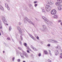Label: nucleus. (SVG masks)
Instances as JSON below:
<instances>
[{
  "label": "nucleus",
  "mask_w": 62,
  "mask_h": 62,
  "mask_svg": "<svg viewBox=\"0 0 62 62\" xmlns=\"http://www.w3.org/2000/svg\"><path fill=\"white\" fill-rule=\"evenodd\" d=\"M24 45L26 47L27 46V44L26 43H24Z\"/></svg>",
  "instance_id": "36"
},
{
  "label": "nucleus",
  "mask_w": 62,
  "mask_h": 62,
  "mask_svg": "<svg viewBox=\"0 0 62 62\" xmlns=\"http://www.w3.org/2000/svg\"><path fill=\"white\" fill-rule=\"evenodd\" d=\"M51 9V7L50 5H47L46 6V9L47 11H50Z\"/></svg>",
  "instance_id": "2"
},
{
  "label": "nucleus",
  "mask_w": 62,
  "mask_h": 62,
  "mask_svg": "<svg viewBox=\"0 0 62 62\" xmlns=\"http://www.w3.org/2000/svg\"><path fill=\"white\" fill-rule=\"evenodd\" d=\"M61 52H62V50H61Z\"/></svg>",
  "instance_id": "60"
},
{
  "label": "nucleus",
  "mask_w": 62,
  "mask_h": 62,
  "mask_svg": "<svg viewBox=\"0 0 62 62\" xmlns=\"http://www.w3.org/2000/svg\"><path fill=\"white\" fill-rule=\"evenodd\" d=\"M0 9L1 10H4V8L1 6H0Z\"/></svg>",
  "instance_id": "18"
},
{
  "label": "nucleus",
  "mask_w": 62,
  "mask_h": 62,
  "mask_svg": "<svg viewBox=\"0 0 62 62\" xmlns=\"http://www.w3.org/2000/svg\"><path fill=\"white\" fill-rule=\"evenodd\" d=\"M58 2H60V3L62 2V0H57Z\"/></svg>",
  "instance_id": "22"
},
{
  "label": "nucleus",
  "mask_w": 62,
  "mask_h": 62,
  "mask_svg": "<svg viewBox=\"0 0 62 62\" xmlns=\"http://www.w3.org/2000/svg\"><path fill=\"white\" fill-rule=\"evenodd\" d=\"M42 12H45V10L44 9H43L42 10Z\"/></svg>",
  "instance_id": "37"
},
{
  "label": "nucleus",
  "mask_w": 62,
  "mask_h": 62,
  "mask_svg": "<svg viewBox=\"0 0 62 62\" xmlns=\"http://www.w3.org/2000/svg\"><path fill=\"white\" fill-rule=\"evenodd\" d=\"M58 8L59 10H60L61 9H62L61 8H60L59 6L58 7Z\"/></svg>",
  "instance_id": "30"
},
{
  "label": "nucleus",
  "mask_w": 62,
  "mask_h": 62,
  "mask_svg": "<svg viewBox=\"0 0 62 62\" xmlns=\"http://www.w3.org/2000/svg\"><path fill=\"white\" fill-rule=\"evenodd\" d=\"M12 40H13V41H14V39H12Z\"/></svg>",
  "instance_id": "58"
},
{
  "label": "nucleus",
  "mask_w": 62,
  "mask_h": 62,
  "mask_svg": "<svg viewBox=\"0 0 62 62\" xmlns=\"http://www.w3.org/2000/svg\"><path fill=\"white\" fill-rule=\"evenodd\" d=\"M28 49L29 50V51H31V49H30V48H28Z\"/></svg>",
  "instance_id": "45"
},
{
  "label": "nucleus",
  "mask_w": 62,
  "mask_h": 62,
  "mask_svg": "<svg viewBox=\"0 0 62 62\" xmlns=\"http://www.w3.org/2000/svg\"><path fill=\"white\" fill-rule=\"evenodd\" d=\"M48 61L49 62H52V61H51L50 60V59H49L48 60Z\"/></svg>",
  "instance_id": "43"
},
{
  "label": "nucleus",
  "mask_w": 62,
  "mask_h": 62,
  "mask_svg": "<svg viewBox=\"0 0 62 62\" xmlns=\"http://www.w3.org/2000/svg\"><path fill=\"white\" fill-rule=\"evenodd\" d=\"M5 24H6L7 25H8V24L6 23H4Z\"/></svg>",
  "instance_id": "54"
},
{
  "label": "nucleus",
  "mask_w": 62,
  "mask_h": 62,
  "mask_svg": "<svg viewBox=\"0 0 62 62\" xmlns=\"http://www.w3.org/2000/svg\"><path fill=\"white\" fill-rule=\"evenodd\" d=\"M30 21V20H29V19L27 18H25L24 19V23H26L27 22H28L29 23V22Z\"/></svg>",
  "instance_id": "3"
},
{
  "label": "nucleus",
  "mask_w": 62,
  "mask_h": 62,
  "mask_svg": "<svg viewBox=\"0 0 62 62\" xmlns=\"http://www.w3.org/2000/svg\"><path fill=\"white\" fill-rule=\"evenodd\" d=\"M37 3V1H34V4H36V3Z\"/></svg>",
  "instance_id": "50"
},
{
  "label": "nucleus",
  "mask_w": 62,
  "mask_h": 62,
  "mask_svg": "<svg viewBox=\"0 0 62 62\" xmlns=\"http://www.w3.org/2000/svg\"><path fill=\"white\" fill-rule=\"evenodd\" d=\"M31 57L33 58H34V57L33 56V54H31Z\"/></svg>",
  "instance_id": "31"
},
{
  "label": "nucleus",
  "mask_w": 62,
  "mask_h": 62,
  "mask_svg": "<svg viewBox=\"0 0 62 62\" xmlns=\"http://www.w3.org/2000/svg\"><path fill=\"white\" fill-rule=\"evenodd\" d=\"M37 6H38V4H34V6L35 7H36Z\"/></svg>",
  "instance_id": "35"
},
{
  "label": "nucleus",
  "mask_w": 62,
  "mask_h": 62,
  "mask_svg": "<svg viewBox=\"0 0 62 62\" xmlns=\"http://www.w3.org/2000/svg\"><path fill=\"white\" fill-rule=\"evenodd\" d=\"M44 52L45 53V54H48V52L46 50H45L44 51Z\"/></svg>",
  "instance_id": "17"
},
{
  "label": "nucleus",
  "mask_w": 62,
  "mask_h": 62,
  "mask_svg": "<svg viewBox=\"0 0 62 62\" xmlns=\"http://www.w3.org/2000/svg\"><path fill=\"white\" fill-rule=\"evenodd\" d=\"M55 40H52L51 41L52 43H54Z\"/></svg>",
  "instance_id": "28"
},
{
  "label": "nucleus",
  "mask_w": 62,
  "mask_h": 62,
  "mask_svg": "<svg viewBox=\"0 0 62 62\" xmlns=\"http://www.w3.org/2000/svg\"><path fill=\"white\" fill-rule=\"evenodd\" d=\"M53 18H56V19H57V18H58V16H57V15H55L53 16Z\"/></svg>",
  "instance_id": "12"
},
{
  "label": "nucleus",
  "mask_w": 62,
  "mask_h": 62,
  "mask_svg": "<svg viewBox=\"0 0 62 62\" xmlns=\"http://www.w3.org/2000/svg\"><path fill=\"white\" fill-rule=\"evenodd\" d=\"M17 61L18 62H21V59H17Z\"/></svg>",
  "instance_id": "32"
},
{
  "label": "nucleus",
  "mask_w": 62,
  "mask_h": 62,
  "mask_svg": "<svg viewBox=\"0 0 62 62\" xmlns=\"http://www.w3.org/2000/svg\"><path fill=\"white\" fill-rule=\"evenodd\" d=\"M47 46H48V47H50V46H51V45L50 44H48L47 45Z\"/></svg>",
  "instance_id": "41"
},
{
  "label": "nucleus",
  "mask_w": 62,
  "mask_h": 62,
  "mask_svg": "<svg viewBox=\"0 0 62 62\" xmlns=\"http://www.w3.org/2000/svg\"><path fill=\"white\" fill-rule=\"evenodd\" d=\"M55 48L56 49H61V46H57L55 47Z\"/></svg>",
  "instance_id": "14"
},
{
  "label": "nucleus",
  "mask_w": 62,
  "mask_h": 62,
  "mask_svg": "<svg viewBox=\"0 0 62 62\" xmlns=\"http://www.w3.org/2000/svg\"><path fill=\"white\" fill-rule=\"evenodd\" d=\"M17 28L18 30L19 31L20 34H21V35H23V33H22V31H21V28H20L19 27H17Z\"/></svg>",
  "instance_id": "5"
},
{
  "label": "nucleus",
  "mask_w": 62,
  "mask_h": 62,
  "mask_svg": "<svg viewBox=\"0 0 62 62\" xmlns=\"http://www.w3.org/2000/svg\"><path fill=\"white\" fill-rule=\"evenodd\" d=\"M5 6L6 7V8H7L8 10H9L10 9V8H9V7H8V4H5Z\"/></svg>",
  "instance_id": "7"
},
{
  "label": "nucleus",
  "mask_w": 62,
  "mask_h": 62,
  "mask_svg": "<svg viewBox=\"0 0 62 62\" xmlns=\"http://www.w3.org/2000/svg\"><path fill=\"white\" fill-rule=\"evenodd\" d=\"M1 25V21H0V28L1 29H2V25Z\"/></svg>",
  "instance_id": "26"
},
{
  "label": "nucleus",
  "mask_w": 62,
  "mask_h": 62,
  "mask_svg": "<svg viewBox=\"0 0 62 62\" xmlns=\"http://www.w3.org/2000/svg\"><path fill=\"white\" fill-rule=\"evenodd\" d=\"M36 20H37V18H36Z\"/></svg>",
  "instance_id": "63"
},
{
  "label": "nucleus",
  "mask_w": 62,
  "mask_h": 62,
  "mask_svg": "<svg viewBox=\"0 0 62 62\" xmlns=\"http://www.w3.org/2000/svg\"><path fill=\"white\" fill-rule=\"evenodd\" d=\"M41 30L43 31H47L45 29H41Z\"/></svg>",
  "instance_id": "21"
},
{
  "label": "nucleus",
  "mask_w": 62,
  "mask_h": 62,
  "mask_svg": "<svg viewBox=\"0 0 62 62\" xmlns=\"http://www.w3.org/2000/svg\"><path fill=\"white\" fill-rule=\"evenodd\" d=\"M18 49H19V50H21V51H23V49H22V48H21L20 47H18Z\"/></svg>",
  "instance_id": "27"
},
{
  "label": "nucleus",
  "mask_w": 62,
  "mask_h": 62,
  "mask_svg": "<svg viewBox=\"0 0 62 62\" xmlns=\"http://www.w3.org/2000/svg\"><path fill=\"white\" fill-rule=\"evenodd\" d=\"M61 54L62 55L60 57L61 58H62V54L61 53Z\"/></svg>",
  "instance_id": "39"
},
{
  "label": "nucleus",
  "mask_w": 62,
  "mask_h": 62,
  "mask_svg": "<svg viewBox=\"0 0 62 62\" xmlns=\"http://www.w3.org/2000/svg\"><path fill=\"white\" fill-rule=\"evenodd\" d=\"M27 52L28 53H30V52L29 51V50H27Z\"/></svg>",
  "instance_id": "40"
},
{
  "label": "nucleus",
  "mask_w": 62,
  "mask_h": 62,
  "mask_svg": "<svg viewBox=\"0 0 62 62\" xmlns=\"http://www.w3.org/2000/svg\"><path fill=\"white\" fill-rule=\"evenodd\" d=\"M23 62H26L25 61H23Z\"/></svg>",
  "instance_id": "62"
},
{
  "label": "nucleus",
  "mask_w": 62,
  "mask_h": 62,
  "mask_svg": "<svg viewBox=\"0 0 62 62\" xmlns=\"http://www.w3.org/2000/svg\"><path fill=\"white\" fill-rule=\"evenodd\" d=\"M49 54H50V55H52V54L51 53V51H50V50H49Z\"/></svg>",
  "instance_id": "42"
},
{
  "label": "nucleus",
  "mask_w": 62,
  "mask_h": 62,
  "mask_svg": "<svg viewBox=\"0 0 62 62\" xmlns=\"http://www.w3.org/2000/svg\"><path fill=\"white\" fill-rule=\"evenodd\" d=\"M20 39L21 40H23V37L22 36H20Z\"/></svg>",
  "instance_id": "33"
},
{
  "label": "nucleus",
  "mask_w": 62,
  "mask_h": 62,
  "mask_svg": "<svg viewBox=\"0 0 62 62\" xmlns=\"http://www.w3.org/2000/svg\"><path fill=\"white\" fill-rule=\"evenodd\" d=\"M5 44L6 46L7 47H8V45H7V44Z\"/></svg>",
  "instance_id": "52"
},
{
  "label": "nucleus",
  "mask_w": 62,
  "mask_h": 62,
  "mask_svg": "<svg viewBox=\"0 0 62 62\" xmlns=\"http://www.w3.org/2000/svg\"><path fill=\"white\" fill-rule=\"evenodd\" d=\"M42 26L44 29H46V30H47H47H48V29H47V27H46V26L43 25H42Z\"/></svg>",
  "instance_id": "11"
},
{
  "label": "nucleus",
  "mask_w": 62,
  "mask_h": 62,
  "mask_svg": "<svg viewBox=\"0 0 62 62\" xmlns=\"http://www.w3.org/2000/svg\"><path fill=\"white\" fill-rule=\"evenodd\" d=\"M29 36H30V37L31 38H32L34 40H36V39H35V38L34 37H33V36H32V35H31L30 34H29Z\"/></svg>",
  "instance_id": "8"
},
{
  "label": "nucleus",
  "mask_w": 62,
  "mask_h": 62,
  "mask_svg": "<svg viewBox=\"0 0 62 62\" xmlns=\"http://www.w3.org/2000/svg\"><path fill=\"white\" fill-rule=\"evenodd\" d=\"M24 54L26 57H28V55H27V54L25 52H24Z\"/></svg>",
  "instance_id": "15"
},
{
  "label": "nucleus",
  "mask_w": 62,
  "mask_h": 62,
  "mask_svg": "<svg viewBox=\"0 0 62 62\" xmlns=\"http://www.w3.org/2000/svg\"><path fill=\"white\" fill-rule=\"evenodd\" d=\"M42 18L44 20V21L47 24H48L49 25H50V22L45 17L43 16Z\"/></svg>",
  "instance_id": "1"
},
{
  "label": "nucleus",
  "mask_w": 62,
  "mask_h": 62,
  "mask_svg": "<svg viewBox=\"0 0 62 62\" xmlns=\"http://www.w3.org/2000/svg\"><path fill=\"white\" fill-rule=\"evenodd\" d=\"M31 48L32 49H33L34 48V47L32 45H31Z\"/></svg>",
  "instance_id": "34"
},
{
  "label": "nucleus",
  "mask_w": 62,
  "mask_h": 62,
  "mask_svg": "<svg viewBox=\"0 0 62 62\" xmlns=\"http://www.w3.org/2000/svg\"><path fill=\"white\" fill-rule=\"evenodd\" d=\"M20 54L22 58H24V57L23 56V54H22L21 53Z\"/></svg>",
  "instance_id": "13"
},
{
  "label": "nucleus",
  "mask_w": 62,
  "mask_h": 62,
  "mask_svg": "<svg viewBox=\"0 0 62 62\" xmlns=\"http://www.w3.org/2000/svg\"><path fill=\"white\" fill-rule=\"evenodd\" d=\"M38 56H41V53H39L38 54Z\"/></svg>",
  "instance_id": "38"
},
{
  "label": "nucleus",
  "mask_w": 62,
  "mask_h": 62,
  "mask_svg": "<svg viewBox=\"0 0 62 62\" xmlns=\"http://www.w3.org/2000/svg\"><path fill=\"white\" fill-rule=\"evenodd\" d=\"M29 6L30 8H32L33 6H32V5L31 4H29Z\"/></svg>",
  "instance_id": "19"
},
{
  "label": "nucleus",
  "mask_w": 62,
  "mask_h": 62,
  "mask_svg": "<svg viewBox=\"0 0 62 62\" xmlns=\"http://www.w3.org/2000/svg\"><path fill=\"white\" fill-rule=\"evenodd\" d=\"M2 21L3 22H4V23H6V22H7V21L6 20V18H5V17H2Z\"/></svg>",
  "instance_id": "6"
},
{
  "label": "nucleus",
  "mask_w": 62,
  "mask_h": 62,
  "mask_svg": "<svg viewBox=\"0 0 62 62\" xmlns=\"http://www.w3.org/2000/svg\"><path fill=\"white\" fill-rule=\"evenodd\" d=\"M48 4H54V3L52 1H51V0H49L48 1Z\"/></svg>",
  "instance_id": "9"
},
{
  "label": "nucleus",
  "mask_w": 62,
  "mask_h": 62,
  "mask_svg": "<svg viewBox=\"0 0 62 62\" xmlns=\"http://www.w3.org/2000/svg\"><path fill=\"white\" fill-rule=\"evenodd\" d=\"M60 3L59 2H56L55 3V5H56V6H59L60 5H60Z\"/></svg>",
  "instance_id": "16"
},
{
  "label": "nucleus",
  "mask_w": 62,
  "mask_h": 62,
  "mask_svg": "<svg viewBox=\"0 0 62 62\" xmlns=\"http://www.w3.org/2000/svg\"><path fill=\"white\" fill-rule=\"evenodd\" d=\"M7 39H8V40H10V38H9V37H8L7 38Z\"/></svg>",
  "instance_id": "49"
},
{
  "label": "nucleus",
  "mask_w": 62,
  "mask_h": 62,
  "mask_svg": "<svg viewBox=\"0 0 62 62\" xmlns=\"http://www.w3.org/2000/svg\"><path fill=\"white\" fill-rule=\"evenodd\" d=\"M3 53H5V51H3Z\"/></svg>",
  "instance_id": "61"
},
{
  "label": "nucleus",
  "mask_w": 62,
  "mask_h": 62,
  "mask_svg": "<svg viewBox=\"0 0 62 62\" xmlns=\"http://www.w3.org/2000/svg\"><path fill=\"white\" fill-rule=\"evenodd\" d=\"M59 52L58 50H56L55 51V54L56 55H57L58 54Z\"/></svg>",
  "instance_id": "10"
},
{
  "label": "nucleus",
  "mask_w": 62,
  "mask_h": 62,
  "mask_svg": "<svg viewBox=\"0 0 62 62\" xmlns=\"http://www.w3.org/2000/svg\"><path fill=\"white\" fill-rule=\"evenodd\" d=\"M61 24L62 25V22L61 23Z\"/></svg>",
  "instance_id": "57"
},
{
  "label": "nucleus",
  "mask_w": 62,
  "mask_h": 62,
  "mask_svg": "<svg viewBox=\"0 0 62 62\" xmlns=\"http://www.w3.org/2000/svg\"><path fill=\"white\" fill-rule=\"evenodd\" d=\"M37 39H39V37H38V36H37Z\"/></svg>",
  "instance_id": "53"
},
{
  "label": "nucleus",
  "mask_w": 62,
  "mask_h": 62,
  "mask_svg": "<svg viewBox=\"0 0 62 62\" xmlns=\"http://www.w3.org/2000/svg\"><path fill=\"white\" fill-rule=\"evenodd\" d=\"M54 42H55V43H58V42H57V41L55 40Z\"/></svg>",
  "instance_id": "47"
},
{
  "label": "nucleus",
  "mask_w": 62,
  "mask_h": 62,
  "mask_svg": "<svg viewBox=\"0 0 62 62\" xmlns=\"http://www.w3.org/2000/svg\"><path fill=\"white\" fill-rule=\"evenodd\" d=\"M1 33H2V34H4V33H3V31H1Z\"/></svg>",
  "instance_id": "51"
},
{
  "label": "nucleus",
  "mask_w": 62,
  "mask_h": 62,
  "mask_svg": "<svg viewBox=\"0 0 62 62\" xmlns=\"http://www.w3.org/2000/svg\"><path fill=\"white\" fill-rule=\"evenodd\" d=\"M52 40L51 39H49L48 40V41L49 42H52Z\"/></svg>",
  "instance_id": "25"
},
{
  "label": "nucleus",
  "mask_w": 62,
  "mask_h": 62,
  "mask_svg": "<svg viewBox=\"0 0 62 62\" xmlns=\"http://www.w3.org/2000/svg\"><path fill=\"white\" fill-rule=\"evenodd\" d=\"M19 43L20 44L22 45V42L21 41H20L19 42Z\"/></svg>",
  "instance_id": "44"
},
{
  "label": "nucleus",
  "mask_w": 62,
  "mask_h": 62,
  "mask_svg": "<svg viewBox=\"0 0 62 62\" xmlns=\"http://www.w3.org/2000/svg\"><path fill=\"white\" fill-rule=\"evenodd\" d=\"M29 23H31V24H32V25H33L34 26L35 25V24H34L32 22L30 21V22H29Z\"/></svg>",
  "instance_id": "20"
},
{
  "label": "nucleus",
  "mask_w": 62,
  "mask_h": 62,
  "mask_svg": "<svg viewBox=\"0 0 62 62\" xmlns=\"http://www.w3.org/2000/svg\"><path fill=\"white\" fill-rule=\"evenodd\" d=\"M43 42H41V44H43Z\"/></svg>",
  "instance_id": "48"
},
{
  "label": "nucleus",
  "mask_w": 62,
  "mask_h": 62,
  "mask_svg": "<svg viewBox=\"0 0 62 62\" xmlns=\"http://www.w3.org/2000/svg\"><path fill=\"white\" fill-rule=\"evenodd\" d=\"M59 6L62 9V5H60L58 6Z\"/></svg>",
  "instance_id": "29"
},
{
  "label": "nucleus",
  "mask_w": 62,
  "mask_h": 62,
  "mask_svg": "<svg viewBox=\"0 0 62 62\" xmlns=\"http://www.w3.org/2000/svg\"><path fill=\"white\" fill-rule=\"evenodd\" d=\"M21 23H19V25H21Z\"/></svg>",
  "instance_id": "55"
},
{
  "label": "nucleus",
  "mask_w": 62,
  "mask_h": 62,
  "mask_svg": "<svg viewBox=\"0 0 62 62\" xmlns=\"http://www.w3.org/2000/svg\"><path fill=\"white\" fill-rule=\"evenodd\" d=\"M61 22V20H59V22Z\"/></svg>",
  "instance_id": "56"
},
{
  "label": "nucleus",
  "mask_w": 62,
  "mask_h": 62,
  "mask_svg": "<svg viewBox=\"0 0 62 62\" xmlns=\"http://www.w3.org/2000/svg\"><path fill=\"white\" fill-rule=\"evenodd\" d=\"M15 59V57H14L13 58V60L14 61V60Z\"/></svg>",
  "instance_id": "46"
},
{
  "label": "nucleus",
  "mask_w": 62,
  "mask_h": 62,
  "mask_svg": "<svg viewBox=\"0 0 62 62\" xmlns=\"http://www.w3.org/2000/svg\"><path fill=\"white\" fill-rule=\"evenodd\" d=\"M34 51H37V49L36 48L34 47L33 48V49Z\"/></svg>",
  "instance_id": "24"
},
{
  "label": "nucleus",
  "mask_w": 62,
  "mask_h": 62,
  "mask_svg": "<svg viewBox=\"0 0 62 62\" xmlns=\"http://www.w3.org/2000/svg\"><path fill=\"white\" fill-rule=\"evenodd\" d=\"M0 36H1V32H0Z\"/></svg>",
  "instance_id": "59"
},
{
  "label": "nucleus",
  "mask_w": 62,
  "mask_h": 62,
  "mask_svg": "<svg viewBox=\"0 0 62 62\" xmlns=\"http://www.w3.org/2000/svg\"><path fill=\"white\" fill-rule=\"evenodd\" d=\"M56 11L55 10L53 9L51 12V14L52 15H54L55 14H56Z\"/></svg>",
  "instance_id": "4"
},
{
  "label": "nucleus",
  "mask_w": 62,
  "mask_h": 62,
  "mask_svg": "<svg viewBox=\"0 0 62 62\" xmlns=\"http://www.w3.org/2000/svg\"><path fill=\"white\" fill-rule=\"evenodd\" d=\"M11 29H12V28L11 27V26H9V31H11Z\"/></svg>",
  "instance_id": "23"
}]
</instances>
